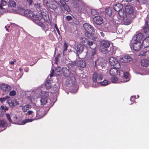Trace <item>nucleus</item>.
<instances>
[{"instance_id": "e2e57ef3", "label": "nucleus", "mask_w": 149, "mask_h": 149, "mask_svg": "<svg viewBox=\"0 0 149 149\" xmlns=\"http://www.w3.org/2000/svg\"><path fill=\"white\" fill-rule=\"evenodd\" d=\"M4 97V98L6 100L10 98V97L9 96H5Z\"/></svg>"}, {"instance_id": "6e6552de", "label": "nucleus", "mask_w": 149, "mask_h": 149, "mask_svg": "<svg viewBox=\"0 0 149 149\" xmlns=\"http://www.w3.org/2000/svg\"><path fill=\"white\" fill-rule=\"evenodd\" d=\"M119 75L122 82H126L129 79V74L127 72H123L122 70H120Z\"/></svg>"}, {"instance_id": "864d4df0", "label": "nucleus", "mask_w": 149, "mask_h": 149, "mask_svg": "<svg viewBox=\"0 0 149 149\" xmlns=\"http://www.w3.org/2000/svg\"><path fill=\"white\" fill-rule=\"evenodd\" d=\"M55 27L56 29V30L57 31V33H58V34H59V35H60V31H59V29L58 28L57 26V25H56V24H55Z\"/></svg>"}, {"instance_id": "e433bc0d", "label": "nucleus", "mask_w": 149, "mask_h": 149, "mask_svg": "<svg viewBox=\"0 0 149 149\" xmlns=\"http://www.w3.org/2000/svg\"><path fill=\"white\" fill-rule=\"evenodd\" d=\"M116 53V50L113 47H111L110 48V50H109L108 53L109 55H113Z\"/></svg>"}, {"instance_id": "8fccbe9b", "label": "nucleus", "mask_w": 149, "mask_h": 149, "mask_svg": "<svg viewBox=\"0 0 149 149\" xmlns=\"http://www.w3.org/2000/svg\"><path fill=\"white\" fill-rule=\"evenodd\" d=\"M34 7L36 8V9H39L40 8V3H37L35 4L34 6Z\"/></svg>"}, {"instance_id": "ea45409f", "label": "nucleus", "mask_w": 149, "mask_h": 149, "mask_svg": "<svg viewBox=\"0 0 149 149\" xmlns=\"http://www.w3.org/2000/svg\"><path fill=\"white\" fill-rule=\"evenodd\" d=\"M58 7L57 5H56L53 4H50L49 5V8L53 10L56 9Z\"/></svg>"}, {"instance_id": "9b49d317", "label": "nucleus", "mask_w": 149, "mask_h": 149, "mask_svg": "<svg viewBox=\"0 0 149 149\" xmlns=\"http://www.w3.org/2000/svg\"><path fill=\"white\" fill-rule=\"evenodd\" d=\"M0 88L3 92L8 93L11 89V87L8 85L5 84H2L0 85Z\"/></svg>"}, {"instance_id": "1a4fd4ad", "label": "nucleus", "mask_w": 149, "mask_h": 149, "mask_svg": "<svg viewBox=\"0 0 149 149\" xmlns=\"http://www.w3.org/2000/svg\"><path fill=\"white\" fill-rule=\"evenodd\" d=\"M41 15L47 23L49 24H51V22L50 21L49 17L48 12L46 11L45 9H42L41 10Z\"/></svg>"}, {"instance_id": "a211bd4d", "label": "nucleus", "mask_w": 149, "mask_h": 149, "mask_svg": "<svg viewBox=\"0 0 149 149\" xmlns=\"http://www.w3.org/2000/svg\"><path fill=\"white\" fill-rule=\"evenodd\" d=\"M42 19V17L41 14H39L35 15H34L32 19L35 23L38 24L39 22H41V20Z\"/></svg>"}, {"instance_id": "4468645a", "label": "nucleus", "mask_w": 149, "mask_h": 149, "mask_svg": "<svg viewBox=\"0 0 149 149\" xmlns=\"http://www.w3.org/2000/svg\"><path fill=\"white\" fill-rule=\"evenodd\" d=\"M133 58L129 55H126L120 58L119 61L121 62L127 63L132 60Z\"/></svg>"}, {"instance_id": "0e129e2a", "label": "nucleus", "mask_w": 149, "mask_h": 149, "mask_svg": "<svg viewBox=\"0 0 149 149\" xmlns=\"http://www.w3.org/2000/svg\"><path fill=\"white\" fill-rule=\"evenodd\" d=\"M10 63L11 65H13L14 64V61H11L10 62Z\"/></svg>"}, {"instance_id": "393cba45", "label": "nucleus", "mask_w": 149, "mask_h": 149, "mask_svg": "<svg viewBox=\"0 0 149 149\" xmlns=\"http://www.w3.org/2000/svg\"><path fill=\"white\" fill-rule=\"evenodd\" d=\"M104 12L106 15L109 17H111L112 16V10L110 8L108 7L105 8Z\"/></svg>"}, {"instance_id": "72a5a7b5", "label": "nucleus", "mask_w": 149, "mask_h": 149, "mask_svg": "<svg viewBox=\"0 0 149 149\" xmlns=\"http://www.w3.org/2000/svg\"><path fill=\"white\" fill-rule=\"evenodd\" d=\"M68 47V45L67 44L66 42H65L63 47V55L65 56L66 54V51L67 50Z\"/></svg>"}, {"instance_id": "aec40b11", "label": "nucleus", "mask_w": 149, "mask_h": 149, "mask_svg": "<svg viewBox=\"0 0 149 149\" xmlns=\"http://www.w3.org/2000/svg\"><path fill=\"white\" fill-rule=\"evenodd\" d=\"M74 64L75 65L82 68L85 67L86 65L85 62L82 60L75 61Z\"/></svg>"}, {"instance_id": "7c9ffc66", "label": "nucleus", "mask_w": 149, "mask_h": 149, "mask_svg": "<svg viewBox=\"0 0 149 149\" xmlns=\"http://www.w3.org/2000/svg\"><path fill=\"white\" fill-rule=\"evenodd\" d=\"M45 86L47 90L51 88L52 86L51 85L50 81L47 80L45 82Z\"/></svg>"}, {"instance_id": "69168bd1", "label": "nucleus", "mask_w": 149, "mask_h": 149, "mask_svg": "<svg viewBox=\"0 0 149 149\" xmlns=\"http://www.w3.org/2000/svg\"><path fill=\"white\" fill-rule=\"evenodd\" d=\"M3 9V7H2L1 3H0V9Z\"/></svg>"}, {"instance_id": "0eeeda50", "label": "nucleus", "mask_w": 149, "mask_h": 149, "mask_svg": "<svg viewBox=\"0 0 149 149\" xmlns=\"http://www.w3.org/2000/svg\"><path fill=\"white\" fill-rule=\"evenodd\" d=\"M59 2L61 3L60 8L61 11L66 14H68L70 11V9L65 2L62 0H59Z\"/></svg>"}, {"instance_id": "4be33fe9", "label": "nucleus", "mask_w": 149, "mask_h": 149, "mask_svg": "<svg viewBox=\"0 0 149 149\" xmlns=\"http://www.w3.org/2000/svg\"><path fill=\"white\" fill-rule=\"evenodd\" d=\"M148 23L147 20L145 21V25L143 28L144 33L146 36H149V27Z\"/></svg>"}, {"instance_id": "dca6fc26", "label": "nucleus", "mask_w": 149, "mask_h": 149, "mask_svg": "<svg viewBox=\"0 0 149 149\" xmlns=\"http://www.w3.org/2000/svg\"><path fill=\"white\" fill-rule=\"evenodd\" d=\"M24 14L25 17L31 19L34 16L33 13L32 11L29 10H25L24 12Z\"/></svg>"}, {"instance_id": "774afa93", "label": "nucleus", "mask_w": 149, "mask_h": 149, "mask_svg": "<svg viewBox=\"0 0 149 149\" xmlns=\"http://www.w3.org/2000/svg\"><path fill=\"white\" fill-rule=\"evenodd\" d=\"M127 2H129L131 1V0H126Z\"/></svg>"}, {"instance_id": "473e14b6", "label": "nucleus", "mask_w": 149, "mask_h": 149, "mask_svg": "<svg viewBox=\"0 0 149 149\" xmlns=\"http://www.w3.org/2000/svg\"><path fill=\"white\" fill-rule=\"evenodd\" d=\"M31 108V105L29 104H27L23 106L22 108V110L24 112H26L29 109Z\"/></svg>"}, {"instance_id": "37998d69", "label": "nucleus", "mask_w": 149, "mask_h": 149, "mask_svg": "<svg viewBox=\"0 0 149 149\" xmlns=\"http://www.w3.org/2000/svg\"><path fill=\"white\" fill-rule=\"evenodd\" d=\"M6 114L8 120L10 123H12V121L11 119L10 114L8 113H6Z\"/></svg>"}, {"instance_id": "5701e85b", "label": "nucleus", "mask_w": 149, "mask_h": 149, "mask_svg": "<svg viewBox=\"0 0 149 149\" xmlns=\"http://www.w3.org/2000/svg\"><path fill=\"white\" fill-rule=\"evenodd\" d=\"M141 64L142 66L146 67L149 65V60L146 59H143L141 60Z\"/></svg>"}, {"instance_id": "2f4dec72", "label": "nucleus", "mask_w": 149, "mask_h": 149, "mask_svg": "<svg viewBox=\"0 0 149 149\" xmlns=\"http://www.w3.org/2000/svg\"><path fill=\"white\" fill-rule=\"evenodd\" d=\"M64 75L66 77H68L69 76V70L66 68H63L62 69Z\"/></svg>"}, {"instance_id": "7ed1b4c3", "label": "nucleus", "mask_w": 149, "mask_h": 149, "mask_svg": "<svg viewBox=\"0 0 149 149\" xmlns=\"http://www.w3.org/2000/svg\"><path fill=\"white\" fill-rule=\"evenodd\" d=\"M48 96L49 93L48 92L42 91L40 94V98H37L38 100L36 101V104L38 106L45 105L47 102V97Z\"/></svg>"}, {"instance_id": "de8ad7c7", "label": "nucleus", "mask_w": 149, "mask_h": 149, "mask_svg": "<svg viewBox=\"0 0 149 149\" xmlns=\"http://www.w3.org/2000/svg\"><path fill=\"white\" fill-rule=\"evenodd\" d=\"M1 4L2 6H4L7 5V2L6 1H5L4 0H1Z\"/></svg>"}, {"instance_id": "cd10ccee", "label": "nucleus", "mask_w": 149, "mask_h": 149, "mask_svg": "<svg viewBox=\"0 0 149 149\" xmlns=\"http://www.w3.org/2000/svg\"><path fill=\"white\" fill-rule=\"evenodd\" d=\"M139 55L142 56H147V58L149 59V49L145 51L141 52Z\"/></svg>"}, {"instance_id": "3c124183", "label": "nucleus", "mask_w": 149, "mask_h": 149, "mask_svg": "<svg viewBox=\"0 0 149 149\" xmlns=\"http://www.w3.org/2000/svg\"><path fill=\"white\" fill-rule=\"evenodd\" d=\"M66 19L68 21H70L72 19V17L71 16L67 15L66 17Z\"/></svg>"}, {"instance_id": "b1692460", "label": "nucleus", "mask_w": 149, "mask_h": 149, "mask_svg": "<svg viewBox=\"0 0 149 149\" xmlns=\"http://www.w3.org/2000/svg\"><path fill=\"white\" fill-rule=\"evenodd\" d=\"M143 45L145 47H147L149 46V36L146 37L143 41Z\"/></svg>"}, {"instance_id": "603ef678", "label": "nucleus", "mask_w": 149, "mask_h": 149, "mask_svg": "<svg viewBox=\"0 0 149 149\" xmlns=\"http://www.w3.org/2000/svg\"><path fill=\"white\" fill-rule=\"evenodd\" d=\"M53 90L54 91V92H57L58 91V88H57V87L56 85L54 86V87L53 88Z\"/></svg>"}, {"instance_id": "6e6d98bb", "label": "nucleus", "mask_w": 149, "mask_h": 149, "mask_svg": "<svg viewBox=\"0 0 149 149\" xmlns=\"http://www.w3.org/2000/svg\"><path fill=\"white\" fill-rule=\"evenodd\" d=\"M109 24L110 25L111 27H115L114 23L112 22V21H110L109 22Z\"/></svg>"}, {"instance_id": "c03bdc74", "label": "nucleus", "mask_w": 149, "mask_h": 149, "mask_svg": "<svg viewBox=\"0 0 149 149\" xmlns=\"http://www.w3.org/2000/svg\"><path fill=\"white\" fill-rule=\"evenodd\" d=\"M16 94V92L14 90H13L10 92L9 95L11 96H14Z\"/></svg>"}, {"instance_id": "79ce46f5", "label": "nucleus", "mask_w": 149, "mask_h": 149, "mask_svg": "<svg viewBox=\"0 0 149 149\" xmlns=\"http://www.w3.org/2000/svg\"><path fill=\"white\" fill-rule=\"evenodd\" d=\"M100 83L101 85L103 86L107 85L108 84V81L107 80H104L103 81Z\"/></svg>"}, {"instance_id": "39448f33", "label": "nucleus", "mask_w": 149, "mask_h": 149, "mask_svg": "<svg viewBox=\"0 0 149 149\" xmlns=\"http://www.w3.org/2000/svg\"><path fill=\"white\" fill-rule=\"evenodd\" d=\"M109 46V42L103 40L100 42V46L99 47L100 50L103 54H106L109 52V49L108 48Z\"/></svg>"}, {"instance_id": "f3484780", "label": "nucleus", "mask_w": 149, "mask_h": 149, "mask_svg": "<svg viewBox=\"0 0 149 149\" xmlns=\"http://www.w3.org/2000/svg\"><path fill=\"white\" fill-rule=\"evenodd\" d=\"M114 68H111L110 70L109 73L112 76H115L118 74V68H119L120 66H115Z\"/></svg>"}, {"instance_id": "c85d7f7f", "label": "nucleus", "mask_w": 149, "mask_h": 149, "mask_svg": "<svg viewBox=\"0 0 149 149\" xmlns=\"http://www.w3.org/2000/svg\"><path fill=\"white\" fill-rule=\"evenodd\" d=\"M143 37V35L141 33H138L136 35L135 40V42H140Z\"/></svg>"}, {"instance_id": "13d9d810", "label": "nucleus", "mask_w": 149, "mask_h": 149, "mask_svg": "<svg viewBox=\"0 0 149 149\" xmlns=\"http://www.w3.org/2000/svg\"><path fill=\"white\" fill-rule=\"evenodd\" d=\"M6 100L5 99L4 97H1L0 98V101L2 102L3 103L4 101H5Z\"/></svg>"}, {"instance_id": "a18cd8bd", "label": "nucleus", "mask_w": 149, "mask_h": 149, "mask_svg": "<svg viewBox=\"0 0 149 149\" xmlns=\"http://www.w3.org/2000/svg\"><path fill=\"white\" fill-rule=\"evenodd\" d=\"M91 12L92 15L94 16L98 14V12H97V11L95 9H91Z\"/></svg>"}, {"instance_id": "4d7b16f0", "label": "nucleus", "mask_w": 149, "mask_h": 149, "mask_svg": "<svg viewBox=\"0 0 149 149\" xmlns=\"http://www.w3.org/2000/svg\"><path fill=\"white\" fill-rule=\"evenodd\" d=\"M97 63H99V65L101 66L102 67V65L101 64V63L100 62V61L99 60H96L95 61V64H97Z\"/></svg>"}, {"instance_id": "f8f14e48", "label": "nucleus", "mask_w": 149, "mask_h": 149, "mask_svg": "<svg viewBox=\"0 0 149 149\" xmlns=\"http://www.w3.org/2000/svg\"><path fill=\"white\" fill-rule=\"evenodd\" d=\"M132 47L134 50L138 51L140 50L142 47V45L141 42H136L133 43Z\"/></svg>"}, {"instance_id": "c9c22d12", "label": "nucleus", "mask_w": 149, "mask_h": 149, "mask_svg": "<svg viewBox=\"0 0 149 149\" xmlns=\"http://www.w3.org/2000/svg\"><path fill=\"white\" fill-rule=\"evenodd\" d=\"M8 5L10 7H15L16 6V4L14 0H10L8 1Z\"/></svg>"}, {"instance_id": "ddd939ff", "label": "nucleus", "mask_w": 149, "mask_h": 149, "mask_svg": "<svg viewBox=\"0 0 149 149\" xmlns=\"http://www.w3.org/2000/svg\"><path fill=\"white\" fill-rule=\"evenodd\" d=\"M109 61L111 65L120 66V64L118 61L114 57H111L109 59Z\"/></svg>"}, {"instance_id": "f257e3e1", "label": "nucleus", "mask_w": 149, "mask_h": 149, "mask_svg": "<svg viewBox=\"0 0 149 149\" xmlns=\"http://www.w3.org/2000/svg\"><path fill=\"white\" fill-rule=\"evenodd\" d=\"M82 41H83V42H82L83 45H86L87 47H90L91 49V50L87 55V58L89 59L93 58L94 57V56L96 54L95 49L96 46H95L93 47H91L93 45L94 42L89 40L87 38H85L83 40H82Z\"/></svg>"}, {"instance_id": "338daca9", "label": "nucleus", "mask_w": 149, "mask_h": 149, "mask_svg": "<svg viewBox=\"0 0 149 149\" xmlns=\"http://www.w3.org/2000/svg\"><path fill=\"white\" fill-rule=\"evenodd\" d=\"M19 70L20 72H21L22 71V70L21 68H19Z\"/></svg>"}, {"instance_id": "bf43d9fd", "label": "nucleus", "mask_w": 149, "mask_h": 149, "mask_svg": "<svg viewBox=\"0 0 149 149\" xmlns=\"http://www.w3.org/2000/svg\"><path fill=\"white\" fill-rule=\"evenodd\" d=\"M3 111L1 110V108H0V116H3Z\"/></svg>"}, {"instance_id": "f03ea898", "label": "nucleus", "mask_w": 149, "mask_h": 149, "mask_svg": "<svg viewBox=\"0 0 149 149\" xmlns=\"http://www.w3.org/2000/svg\"><path fill=\"white\" fill-rule=\"evenodd\" d=\"M83 27L85 31V36L88 38L95 40L96 38L93 36L95 33L94 28L87 23L84 24Z\"/></svg>"}, {"instance_id": "423d86ee", "label": "nucleus", "mask_w": 149, "mask_h": 149, "mask_svg": "<svg viewBox=\"0 0 149 149\" xmlns=\"http://www.w3.org/2000/svg\"><path fill=\"white\" fill-rule=\"evenodd\" d=\"M102 78L103 76L101 73L99 72H94L92 77L93 81V82L92 85L94 87H96V82L98 81L102 80Z\"/></svg>"}, {"instance_id": "4c0bfd02", "label": "nucleus", "mask_w": 149, "mask_h": 149, "mask_svg": "<svg viewBox=\"0 0 149 149\" xmlns=\"http://www.w3.org/2000/svg\"><path fill=\"white\" fill-rule=\"evenodd\" d=\"M118 14L119 16L121 17L124 18L125 16V13L122 10H120L118 12Z\"/></svg>"}, {"instance_id": "bb28decb", "label": "nucleus", "mask_w": 149, "mask_h": 149, "mask_svg": "<svg viewBox=\"0 0 149 149\" xmlns=\"http://www.w3.org/2000/svg\"><path fill=\"white\" fill-rule=\"evenodd\" d=\"M7 126V124L6 121L4 120H0V127L3 128H5L4 129H5Z\"/></svg>"}, {"instance_id": "052dcab7", "label": "nucleus", "mask_w": 149, "mask_h": 149, "mask_svg": "<svg viewBox=\"0 0 149 149\" xmlns=\"http://www.w3.org/2000/svg\"><path fill=\"white\" fill-rule=\"evenodd\" d=\"M100 34L103 37H104V36H105V35H104V33H103V32H100Z\"/></svg>"}, {"instance_id": "c756f323", "label": "nucleus", "mask_w": 149, "mask_h": 149, "mask_svg": "<svg viewBox=\"0 0 149 149\" xmlns=\"http://www.w3.org/2000/svg\"><path fill=\"white\" fill-rule=\"evenodd\" d=\"M39 26L42 27L44 28V29L46 30H47L48 29V26L47 25L43 23L42 22H41L37 24Z\"/></svg>"}, {"instance_id": "6ab92c4d", "label": "nucleus", "mask_w": 149, "mask_h": 149, "mask_svg": "<svg viewBox=\"0 0 149 149\" xmlns=\"http://www.w3.org/2000/svg\"><path fill=\"white\" fill-rule=\"evenodd\" d=\"M7 103L9 104L10 107H13L19 104V102L15 99L8 100H7Z\"/></svg>"}, {"instance_id": "680f3d73", "label": "nucleus", "mask_w": 149, "mask_h": 149, "mask_svg": "<svg viewBox=\"0 0 149 149\" xmlns=\"http://www.w3.org/2000/svg\"><path fill=\"white\" fill-rule=\"evenodd\" d=\"M58 58H57V57H55V63H56V64H57V62H58Z\"/></svg>"}, {"instance_id": "f704fd0d", "label": "nucleus", "mask_w": 149, "mask_h": 149, "mask_svg": "<svg viewBox=\"0 0 149 149\" xmlns=\"http://www.w3.org/2000/svg\"><path fill=\"white\" fill-rule=\"evenodd\" d=\"M27 116H28V118H33L34 115V113L33 111L31 110L29 111L26 113Z\"/></svg>"}, {"instance_id": "9d476101", "label": "nucleus", "mask_w": 149, "mask_h": 149, "mask_svg": "<svg viewBox=\"0 0 149 149\" xmlns=\"http://www.w3.org/2000/svg\"><path fill=\"white\" fill-rule=\"evenodd\" d=\"M125 10L126 13L129 15H133V17H135V13L133 8L132 6L131 5H126L125 7Z\"/></svg>"}, {"instance_id": "5fc2aeb1", "label": "nucleus", "mask_w": 149, "mask_h": 149, "mask_svg": "<svg viewBox=\"0 0 149 149\" xmlns=\"http://www.w3.org/2000/svg\"><path fill=\"white\" fill-rule=\"evenodd\" d=\"M26 1L29 6L31 5L33 3V0H26Z\"/></svg>"}, {"instance_id": "49530a36", "label": "nucleus", "mask_w": 149, "mask_h": 149, "mask_svg": "<svg viewBox=\"0 0 149 149\" xmlns=\"http://www.w3.org/2000/svg\"><path fill=\"white\" fill-rule=\"evenodd\" d=\"M1 109H2L3 110L5 111L8 110V108L6 106H4L3 105H2L1 106Z\"/></svg>"}, {"instance_id": "a878e982", "label": "nucleus", "mask_w": 149, "mask_h": 149, "mask_svg": "<svg viewBox=\"0 0 149 149\" xmlns=\"http://www.w3.org/2000/svg\"><path fill=\"white\" fill-rule=\"evenodd\" d=\"M122 5L120 3L115 4L113 6V9L116 11L118 12L122 8Z\"/></svg>"}, {"instance_id": "2eb2a0df", "label": "nucleus", "mask_w": 149, "mask_h": 149, "mask_svg": "<svg viewBox=\"0 0 149 149\" xmlns=\"http://www.w3.org/2000/svg\"><path fill=\"white\" fill-rule=\"evenodd\" d=\"M93 19L95 23L97 25H100L103 22L102 17L99 16H95Z\"/></svg>"}, {"instance_id": "09e8293b", "label": "nucleus", "mask_w": 149, "mask_h": 149, "mask_svg": "<svg viewBox=\"0 0 149 149\" xmlns=\"http://www.w3.org/2000/svg\"><path fill=\"white\" fill-rule=\"evenodd\" d=\"M135 96H132L131 97L130 100V101H132V102L130 104H132V103L134 102V101H135Z\"/></svg>"}, {"instance_id": "412c9836", "label": "nucleus", "mask_w": 149, "mask_h": 149, "mask_svg": "<svg viewBox=\"0 0 149 149\" xmlns=\"http://www.w3.org/2000/svg\"><path fill=\"white\" fill-rule=\"evenodd\" d=\"M84 47L81 44H79L77 46L76 52L77 53V56L79 57V54H81L83 51Z\"/></svg>"}, {"instance_id": "a19ab883", "label": "nucleus", "mask_w": 149, "mask_h": 149, "mask_svg": "<svg viewBox=\"0 0 149 149\" xmlns=\"http://www.w3.org/2000/svg\"><path fill=\"white\" fill-rule=\"evenodd\" d=\"M111 81L112 82L115 83L118 81V78L115 76H113L111 78Z\"/></svg>"}, {"instance_id": "20e7f679", "label": "nucleus", "mask_w": 149, "mask_h": 149, "mask_svg": "<svg viewBox=\"0 0 149 149\" xmlns=\"http://www.w3.org/2000/svg\"><path fill=\"white\" fill-rule=\"evenodd\" d=\"M45 114L44 111L40 110L37 112L36 117H34L33 119H26L22 121V124H24L26 123L29 122H31L33 120L40 119L43 117Z\"/></svg>"}, {"instance_id": "58836bf2", "label": "nucleus", "mask_w": 149, "mask_h": 149, "mask_svg": "<svg viewBox=\"0 0 149 149\" xmlns=\"http://www.w3.org/2000/svg\"><path fill=\"white\" fill-rule=\"evenodd\" d=\"M131 23V20L127 18L124 20V23L125 25H128L130 24Z\"/></svg>"}]
</instances>
